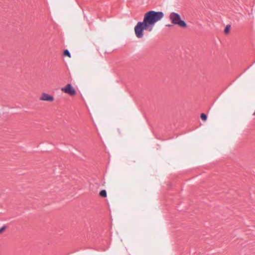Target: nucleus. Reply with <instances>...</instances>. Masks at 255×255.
<instances>
[{
  "label": "nucleus",
  "mask_w": 255,
  "mask_h": 255,
  "mask_svg": "<svg viewBox=\"0 0 255 255\" xmlns=\"http://www.w3.org/2000/svg\"><path fill=\"white\" fill-rule=\"evenodd\" d=\"M201 118L202 120L205 121L207 120V117L206 116V115H205V114H202L201 115Z\"/></svg>",
  "instance_id": "6"
},
{
  "label": "nucleus",
  "mask_w": 255,
  "mask_h": 255,
  "mask_svg": "<svg viewBox=\"0 0 255 255\" xmlns=\"http://www.w3.org/2000/svg\"><path fill=\"white\" fill-rule=\"evenodd\" d=\"M39 100L40 101H48V102H52L54 101V98L52 96H51L50 95H49L45 93H42V94L39 98Z\"/></svg>",
  "instance_id": "4"
},
{
  "label": "nucleus",
  "mask_w": 255,
  "mask_h": 255,
  "mask_svg": "<svg viewBox=\"0 0 255 255\" xmlns=\"http://www.w3.org/2000/svg\"><path fill=\"white\" fill-rule=\"evenodd\" d=\"M6 228V227L4 226L0 229V234H1L5 230Z\"/></svg>",
  "instance_id": "9"
},
{
  "label": "nucleus",
  "mask_w": 255,
  "mask_h": 255,
  "mask_svg": "<svg viewBox=\"0 0 255 255\" xmlns=\"http://www.w3.org/2000/svg\"><path fill=\"white\" fill-rule=\"evenodd\" d=\"M164 17V13L161 11L151 10L145 13L142 22H138L134 30L136 36L138 38L143 37V31L150 32L154 25Z\"/></svg>",
  "instance_id": "1"
},
{
  "label": "nucleus",
  "mask_w": 255,
  "mask_h": 255,
  "mask_svg": "<svg viewBox=\"0 0 255 255\" xmlns=\"http://www.w3.org/2000/svg\"><path fill=\"white\" fill-rule=\"evenodd\" d=\"M100 195L102 197H107V192L105 190H103L100 192Z\"/></svg>",
  "instance_id": "5"
},
{
  "label": "nucleus",
  "mask_w": 255,
  "mask_h": 255,
  "mask_svg": "<svg viewBox=\"0 0 255 255\" xmlns=\"http://www.w3.org/2000/svg\"><path fill=\"white\" fill-rule=\"evenodd\" d=\"M230 30V26L227 25L224 30V32L225 33L227 34L229 32Z\"/></svg>",
  "instance_id": "7"
},
{
  "label": "nucleus",
  "mask_w": 255,
  "mask_h": 255,
  "mask_svg": "<svg viewBox=\"0 0 255 255\" xmlns=\"http://www.w3.org/2000/svg\"><path fill=\"white\" fill-rule=\"evenodd\" d=\"M61 90L63 93L67 94L71 96H74L76 94V90L70 84H67L65 86L62 88Z\"/></svg>",
  "instance_id": "3"
},
{
  "label": "nucleus",
  "mask_w": 255,
  "mask_h": 255,
  "mask_svg": "<svg viewBox=\"0 0 255 255\" xmlns=\"http://www.w3.org/2000/svg\"><path fill=\"white\" fill-rule=\"evenodd\" d=\"M169 18L173 24L177 25L182 28H186L187 27L186 23L181 19L180 15L176 12H171Z\"/></svg>",
  "instance_id": "2"
},
{
  "label": "nucleus",
  "mask_w": 255,
  "mask_h": 255,
  "mask_svg": "<svg viewBox=\"0 0 255 255\" xmlns=\"http://www.w3.org/2000/svg\"><path fill=\"white\" fill-rule=\"evenodd\" d=\"M64 55L65 56H67L69 57H71V55H70V53H69V52L68 51V50H64Z\"/></svg>",
  "instance_id": "8"
}]
</instances>
